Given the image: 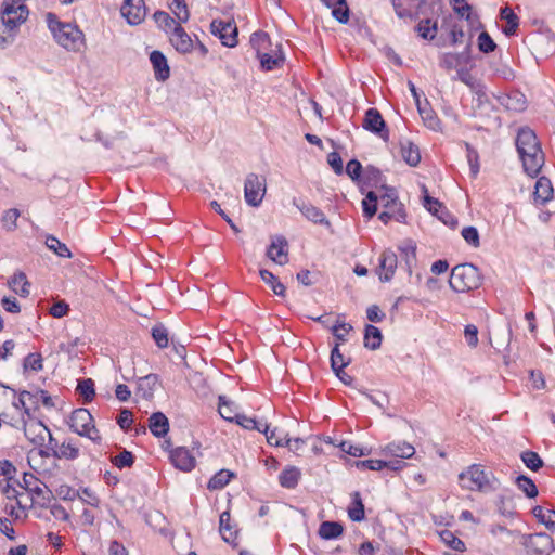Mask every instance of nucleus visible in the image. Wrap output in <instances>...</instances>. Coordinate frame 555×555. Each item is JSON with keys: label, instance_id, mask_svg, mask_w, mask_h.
I'll return each mask as SVG.
<instances>
[{"label": "nucleus", "instance_id": "60", "mask_svg": "<svg viewBox=\"0 0 555 555\" xmlns=\"http://www.w3.org/2000/svg\"><path fill=\"white\" fill-rule=\"evenodd\" d=\"M478 47L481 52L490 53L494 51L496 44L488 33L482 31L478 37Z\"/></svg>", "mask_w": 555, "mask_h": 555}, {"label": "nucleus", "instance_id": "33", "mask_svg": "<svg viewBox=\"0 0 555 555\" xmlns=\"http://www.w3.org/2000/svg\"><path fill=\"white\" fill-rule=\"evenodd\" d=\"M262 281L264 283H267L268 285H270L271 289L273 291V293L276 295V296H285V286L284 284H282L278 278L270 271L266 270V269H262L260 270L259 272Z\"/></svg>", "mask_w": 555, "mask_h": 555}, {"label": "nucleus", "instance_id": "50", "mask_svg": "<svg viewBox=\"0 0 555 555\" xmlns=\"http://www.w3.org/2000/svg\"><path fill=\"white\" fill-rule=\"evenodd\" d=\"M466 157L469 164L470 172L473 177H476L479 172V156L477 151L469 144L465 143Z\"/></svg>", "mask_w": 555, "mask_h": 555}, {"label": "nucleus", "instance_id": "54", "mask_svg": "<svg viewBox=\"0 0 555 555\" xmlns=\"http://www.w3.org/2000/svg\"><path fill=\"white\" fill-rule=\"evenodd\" d=\"M378 196V201L385 208H393L397 207V193L393 189L384 188V191Z\"/></svg>", "mask_w": 555, "mask_h": 555}, {"label": "nucleus", "instance_id": "64", "mask_svg": "<svg viewBox=\"0 0 555 555\" xmlns=\"http://www.w3.org/2000/svg\"><path fill=\"white\" fill-rule=\"evenodd\" d=\"M464 337L469 347L475 348L478 345V330L475 325L468 324L464 330Z\"/></svg>", "mask_w": 555, "mask_h": 555}, {"label": "nucleus", "instance_id": "36", "mask_svg": "<svg viewBox=\"0 0 555 555\" xmlns=\"http://www.w3.org/2000/svg\"><path fill=\"white\" fill-rule=\"evenodd\" d=\"M153 17L157 26L166 33L172 31L175 29V25L180 24V22L177 23L175 18L164 11H156Z\"/></svg>", "mask_w": 555, "mask_h": 555}, {"label": "nucleus", "instance_id": "45", "mask_svg": "<svg viewBox=\"0 0 555 555\" xmlns=\"http://www.w3.org/2000/svg\"><path fill=\"white\" fill-rule=\"evenodd\" d=\"M440 537H441V540L447 545H449L452 550L457 551V552H464L465 551V548H466L465 547V543L461 539L455 537L453 534V532H451L449 530H443L440 533Z\"/></svg>", "mask_w": 555, "mask_h": 555}, {"label": "nucleus", "instance_id": "22", "mask_svg": "<svg viewBox=\"0 0 555 555\" xmlns=\"http://www.w3.org/2000/svg\"><path fill=\"white\" fill-rule=\"evenodd\" d=\"M50 446L53 455L57 459L75 460L79 456V449L69 441L59 444L54 439V442Z\"/></svg>", "mask_w": 555, "mask_h": 555}, {"label": "nucleus", "instance_id": "57", "mask_svg": "<svg viewBox=\"0 0 555 555\" xmlns=\"http://www.w3.org/2000/svg\"><path fill=\"white\" fill-rule=\"evenodd\" d=\"M340 450L349 455H352V456H356V457H360V456H364V455H367L370 453L369 450L362 448V447H359V446H354L352 444L351 442L349 441H343L340 444Z\"/></svg>", "mask_w": 555, "mask_h": 555}, {"label": "nucleus", "instance_id": "38", "mask_svg": "<svg viewBox=\"0 0 555 555\" xmlns=\"http://www.w3.org/2000/svg\"><path fill=\"white\" fill-rule=\"evenodd\" d=\"M261 431L264 433V435L267 437V441L271 446L282 447V446H284L283 440L287 439V434H284L283 431L279 430L278 428H273L270 430L268 424H263Z\"/></svg>", "mask_w": 555, "mask_h": 555}, {"label": "nucleus", "instance_id": "18", "mask_svg": "<svg viewBox=\"0 0 555 555\" xmlns=\"http://www.w3.org/2000/svg\"><path fill=\"white\" fill-rule=\"evenodd\" d=\"M150 61L155 72V78L158 81L167 80L170 75V69L165 55L159 51H153L150 55Z\"/></svg>", "mask_w": 555, "mask_h": 555}, {"label": "nucleus", "instance_id": "56", "mask_svg": "<svg viewBox=\"0 0 555 555\" xmlns=\"http://www.w3.org/2000/svg\"><path fill=\"white\" fill-rule=\"evenodd\" d=\"M24 370L27 371V370H31V371H35V372H38L40 370H42V357L40 353H29L25 359H24Z\"/></svg>", "mask_w": 555, "mask_h": 555}, {"label": "nucleus", "instance_id": "31", "mask_svg": "<svg viewBox=\"0 0 555 555\" xmlns=\"http://www.w3.org/2000/svg\"><path fill=\"white\" fill-rule=\"evenodd\" d=\"M401 155L406 164L414 167L421 160L418 147L410 141L401 142Z\"/></svg>", "mask_w": 555, "mask_h": 555}, {"label": "nucleus", "instance_id": "49", "mask_svg": "<svg viewBox=\"0 0 555 555\" xmlns=\"http://www.w3.org/2000/svg\"><path fill=\"white\" fill-rule=\"evenodd\" d=\"M170 9L180 23L188 22L190 13L188 11L186 4L184 3V0H171Z\"/></svg>", "mask_w": 555, "mask_h": 555}, {"label": "nucleus", "instance_id": "35", "mask_svg": "<svg viewBox=\"0 0 555 555\" xmlns=\"http://www.w3.org/2000/svg\"><path fill=\"white\" fill-rule=\"evenodd\" d=\"M437 22H433L429 18L421 21L416 26L418 35L427 40H433L437 35Z\"/></svg>", "mask_w": 555, "mask_h": 555}, {"label": "nucleus", "instance_id": "20", "mask_svg": "<svg viewBox=\"0 0 555 555\" xmlns=\"http://www.w3.org/2000/svg\"><path fill=\"white\" fill-rule=\"evenodd\" d=\"M149 428L155 437H164L169 430V421L164 413L155 412L149 418Z\"/></svg>", "mask_w": 555, "mask_h": 555}, {"label": "nucleus", "instance_id": "1", "mask_svg": "<svg viewBox=\"0 0 555 555\" xmlns=\"http://www.w3.org/2000/svg\"><path fill=\"white\" fill-rule=\"evenodd\" d=\"M516 146L525 171L531 177L538 176L544 164V154L534 131L530 128L519 129Z\"/></svg>", "mask_w": 555, "mask_h": 555}, {"label": "nucleus", "instance_id": "61", "mask_svg": "<svg viewBox=\"0 0 555 555\" xmlns=\"http://www.w3.org/2000/svg\"><path fill=\"white\" fill-rule=\"evenodd\" d=\"M219 414L227 421H235L234 411L232 410L231 402L227 401L224 397H219Z\"/></svg>", "mask_w": 555, "mask_h": 555}, {"label": "nucleus", "instance_id": "27", "mask_svg": "<svg viewBox=\"0 0 555 555\" xmlns=\"http://www.w3.org/2000/svg\"><path fill=\"white\" fill-rule=\"evenodd\" d=\"M383 339L382 332L374 325H366L364 331V347L376 350L380 347Z\"/></svg>", "mask_w": 555, "mask_h": 555}, {"label": "nucleus", "instance_id": "21", "mask_svg": "<svg viewBox=\"0 0 555 555\" xmlns=\"http://www.w3.org/2000/svg\"><path fill=\"white\" fill-rule=\"evenodd\" d=\"M297 208L301 214L311 222L317 224H323L326 228L331 227V222L326 219L325 215L321 209L311 204L297 205Z\"/></svg>", "mask_w": 555, "mask_h": 555}, {"label": "nucleus", "instance_id": "47", "mask_svg": "<svg viewBox=\"0 0 555 555\" xmlns=\"http://www.w3.org/2000/svg\"><path fill=\"white\" fill-rule=\"evenodd\" d=\"M521 460L525 463V465L533 470L537 472L539 468L542 467L543 461L539 456L537 452L533 451H525L521 453Z\"/></svg>", "mask_w": 555, "mask_h": 555}, {"label": "nucleus", "instance_id": "16", "mask_svg": "<svg viewBox=\"0 0 555 555\" xmlns=\"http://www.w3.org/2000/svg\"><path fill=\"white\" fill-rule=\"evenodd\" d=\"M380 454L386 457L411 459L415 454V448L405 441L390 442L380 450Z\"/></svg>", "mask_w": 555, "mask_h": 555}, {"label": "nucleus", "instance_id": "32", "mask_svg": "<svg viewBox=\"0 0 555 555\" xmlns=\"http://www.w3.org/2000/svg\"><path fill=\"white\" fill-rule=\"evenodd\" d=\"M249 43L256 51L257 56L267 52L268 47L271 44L269 35L264 31H256L250 36Z\"/></svg>", "mask_w": 555, "mask_h": 555}, {"label": "nucleus", "instance_id": "8", "mask_svg": "<svg viewBox=\"0 0 555 555\" xmlns=\"http://www.w3.org/2000/svg\"><path fill=\"white\" fill-rule=\"evenodd\" d=\"M210 31L219 37L223 46L233 48L237 44V27L234 22L214 20L210 24Z\"/></svg>", "mask_w": 555, "mask_h": 555}, {"label": "nucleus", "instance_id": "39", "mask_svg": "<svg viewBox=\"0 0 555 555\" xmlns=\"http://www.w3.org/2000/svg\"><path fill=\"white\" fill-rule=\"evenodd\" d=\"M517 487L530 499L538 495V489L533 480L527 476L520 475L515 480Z\"/></svg>", "mask_w": 555, "mask_h": 555}, {"label": "nucleus", "instance_id": "11", "mask_svg": "<svg viewBox=\"0 0 555 555\" xmlns=\"http://www.w3.org/2000/svg\"><path fill=\"white\" fill-rule=\"evenodd\" d=\"M363 128L378 134L384 140L388 139L386 124L376 108H370L366 111L363 119Z\"/></svg>", "mask_w": 555, "mask_h": 555}, {"label": "nucleus", "instance_id": "25", "mask_svg": "<svg viewBox=\"0 0 555 555\" xmlns=\"http://www.w3.org/2000/svg\"><path fill=\"white\" fill-rule=\"evenodd\" d=\"M300 470L295 466H287L279 476V481L283 488L294 489L299 481Z\"/></svg>", "mask_w": 555, "mask_h": 555}, {"label": "nucleus", "instance_id": "13", "mask_svg": "<svg viewBox=\"0 0 555 555\" xmlns=\"http://www.w3.org/2000/svg\"><path fill=\"white\" fill-rule=\"evenodd\" d=\"M267 256L275 263L283 266L288 261V244L285 237L274 236L268 247Z\"/></svg>", "mask_w": 555, "mask_h": 555}, {"label": "nucleus", "instance_id": "23", "mask_svg": "<svg viewBox=\"0 0 555 555\" xmlns=\"http://www.w3.org/2000/svg\"><path fill=\"white\" fill-rule=\"evenodd\" d=\"M469 61L467 53H444L440 59V66L450 70L455 68L456 70L463 65H466Z\"/></svg>", "mask_w": 555, "mask_h": 555}, {"label": "nucleus", "instance_id": "63", "mask_svg": "<svg viewBox=\"0 0 555 555\" xmlns=\"http://www.w3.org/2000/svg\"><path fill=\"white\" fill-rule=\"evenodd\" d=\"M462 236L463 238L472 246L478 247L479 242V234L475 227H466L462 230Z\"/></svg>", "mask_w": 555, "mask_h": 555}, {"label": "nucleus", "instance_id": "62", "mask_svg": "<svg viewBox=\"0 0 555 555\" xmlns=\"http://www.w3.org/2000/svg\"><path fill=\"white\" fill-rule=\"evenodd\" d=\"M352 330V326L346 322H337L331 327L333 335L340 341H346V335Z\"/></svg>", "mask_w": 555, "mask_h": 555}, {"label": "nucleus", "instance_id": "4", "mask_svg": "<svg viewBox=\"0 0 555 555\" xmlns=\"http://www.w3.org/2000/svg\"><path fill=\"white\" fill-rule=\"evenodd\" d=\"M449 284L454 292L464 293L478 288L481 278L477 267L472 263H462L452 269Z\"/></svg>", "mask_w": 555, "mask_h": 555}, {"label": "nucleus", "instance_id": "48", "mask_svg": "<svg viewBox=\"0 0 555 555\" xmlns=\"http://www.w3.org/2000/svg\"><path fill=\"white\" fill-rule=\"evenodd\" d=\"M377 201H378V196L373 191H370L366 194L365 198L363 199V202H362L363 212H364V215L367 218H372L376 214V210H377L376 203H377Z\"/></svg>", "mask_w": 555, "mask_h": 555}, {"label": "nucleus", "instance_id": "24", "mask_svg": "<svg viewBox=\"0 0 555 555\" xmlns=\"http://www.w3.org/2000/svg\"><path fill=\"white\" fill-rule=\"evenodd\" d=\"M257 57L259 59L260 66L263 70H272L280 67L284 62V57L280 50L264 52L259 54Z\"/></svg>", "mask_w": 555, "mask_h": 555}, {"label": "nucleus", "instance_id": "2", "mask_svg": "<svg viewBox=\"0 0 555 555\" xmlns=\"http://www.w3.org/2000/svg\"><path fill=\"white\" fill-rule=\"evenodd\" d=\"M46 21L56 42L68 51H80L85 46L82 31L74 24L59 21L55 14L48 13Z\"/></svg>", "mask_w": 555, "mask_h": 555}, {"label": "nucleus", "instance_id": "53", "mask_svg": "<svg viewBox=\"0 0 555 555\" xmlns=\"http://www.w3.org/2000/svg\"><path fill=\"white\" fill-rule=\"evenodd\" d=\"M350 361L345 360L344 356L341 354L339 350L338 344L332 349L331 352V366L333 371H339L340 369L346 367L349 365Z\"/></svg>", "mask_w": 555, "mask_h": 555}, {"label": "nucleus", "instance_id": "46", "mask_svg": "<svg viewBox=\"0 0 555 555\" xmlns=\"http://www.w3.org/2000/svg\"><path fill=\"white\" fill-rule=\"evenodd\" d=\"M417 109L426 127L431 130L439 129L440 121L431 109L422 107L421 104H418Z\"/></svg>", "mask_w": 555, "mask_h": 555}, {"label": "nucleus", "instance_id": "58", "mask_svg": "<svg viewBox=\"0 0 555 555\" xmlns=\"http://www.w3.org/2000/svg\"><path fill=\"white\" fill-rule=\"evenodd\" d=\"M424 192V206L426 207V209H428V211H430L435 216H438L439 211L444 212V208L442 207L441 203L438 199L429 196L425 188Z\"/></svg>", "mask_w": 555, "mask_h": 555}, {"label": "nucleus", "instance_id": "51", "mask_svg": "<svg viewBox=\"0 0 555 555\" xmlns=\"http://www.w3.org/2000/svg\"><path fill=\"white\" fill-rule=\"evenodd\" d=\"M152 336L159 348L168 346V331L163 324H156L152 328Z\"/></svg>", "mask_w": 555, "mask_h": 555}, {"label": "nucleus", "instance_id": "29", "mask_svg": "<svg viewBox=\"0 0 555 555\" xmlns=\"http://www.w3.org/2000/svg\"><path fill=\"white\" fill-rule=\"evenodd\" d=\"M344 528L336 521H323L319 527V535L325 540H332L343 534Z\"/></svg>", "mask_w": 555, "mask_h": 555}, {"label": "nucleus", "instance_id": "28", "mask_svg": "<svg viewBox=\"0 0 555 555\" xmlns=\"http://www.w3.org/2000/svg\"><path fill=\"white\" fill-rule=\"evenodd\" d=\"M500 16L502 20L506 21V25L503 27V33L506 36L514 35L519 25L518 16L508 7L501 9Z\"/></svg>", "mask_w": 555, "mask_h": 555}, {"label": "nucleus", "instance_id": "30", "mask_svg": "<svg viewBox=\"0 0 555 555\" xmlns=\"http://www.w3.org/2000/svg\"><path fill=\"white\" fill-rule=\"evenodd\" d=\"M9 286L13 292L21 296H27L29 294V282L27 281L24 272H16L9 281Z\"/></svg>", "mask_w": 555, "mask_h": 555}, {"label": "nucleus", "instance_id": "42", "mask_svg": "<svg viewBox=\"0 0 555 555\" xmlns=\"http://www.w3.org/2000/svg\"><path fill=\"white\" fill-rule=\"evenodd\" d=\"M77 391L83 397L85 403L91 402L95 395L93 380L90 378L79 380Z\"/></svg>", "mask_w": 555, "mask_h": 555}, {"label": "nucleus", "instance_id": "44", "mask_svg": "<svg viewBox=\"0 0 555 555\" xmlns=\"http://www.w3.org/2000/svg\"><path fill=\"white\" fill-rule=\"evenodd\" d=\"M533 515L548 528L555 527V511L544 509L542 506H535L532 509Z\"/></svg>", "mask_w": 555, "mask_h": 555}, {"label": "nucleus", "instance_id": "12", "mask_svg": "<svg viewBox=\"0 0 555 555\" xmlns=\"http://www.w3.org/2000/svg\"><path fill=\"white\" fill-rule=\"evenodd\" d=\"M24 434L26 438L37 447L44 443L47 436L49 437L50 444L54 442V438L52 437L50 430L41 422H34L25 425Z\"/></svg>", "mask_w": 555, "mask_h": 555}, {"label": "nucleus", "instance_id": "37", "mask_svg": "<svg viewBox=\"0 0 555 555\" xmlns=\"http://www.w3.org/2000/svg\"><path fill=\"white\" fill-rule=\"evenodd\" d=\"M234 474L227 469H221L208 482V488L211 490L221 489L227 486Z\"/></svg>", "mask_w": 555, "mask_h": 555}, {"label": "nucleus", "instance_id": "52", "mask_svg": "<svg viewBox=\"0 0 555 555\" xmlns=\"http://www.w3.org/2000/svg\"><path fill=\"white\" fill-rule=\"evenodd\" d=\"M332 14L339 23L346 24L349 21V8L346 0H338Z\"/></svg>", "mask_w": 555, "mask_h": 555}, {"label": "nucleus", "instance_id": "19", "mask_svg": "<svg viewBox=\"0 0 555 555\" xmlns=\"http://www.w3.org/2000/svg\"><path fill=\"white\" fill-rule=\"evenodd\" d=\"M553 196V186L551 181L545 178L541 177L535 182L534 192H533V199L534 203L538 205H543L546 202H548Z\"/></svg>", "mask_w": 555, "mask_h": 555}, {"label": "nucleus", "instance_id": "41", "mask_svg": "<svg viewBox=\"0 0 555 555\" xmlns=\"http://www.w3.org/2000/svg\"><path fill=\"white\" fill-rule=\"evenodd\" d=\"M20 215H21L20 210L16 208H11L3 212L2 218H1V223H2V227L5 229V231L12 232L16 229L17 219H18Z\"/></svg>", "mask_w": 555, "mask_h": 555}, {"label": "nucleus", "instance_id": "3", "mask_svg": "<svg viewBox=\"0 0 555 555\" xmlns=\"http://www.w3.org/2000/svg\"><path fill=\"white\" fill-rule=\"evenodd\" d=\"M460 485L469 491L490 492L499 488V480L491 470L473 464L459 475Z\"/></svg>", "mask_w": 555, "mask_h": 555}, {"label": "nucleus", "instance_id": "55", "mask_svg": "<svg viewBox=\"0 0 555 555\" xmlns=\"http://www.w3.org/2000/svg\"><path fill=\"white\" fill-rule=\"evenodd\" d=\"M113 464L118 468H125L132 466L134 459L131 452L124 450L118 455L112 459Z\"/></svg>", "mask_w": 555, "mask_h": 555}, {"label": "nucleus", "instance_id": "40", "mask_svg": "<svg viewBox=\"0 0 555 555\" xmlns=\"http://www.w3.org/2000/svg\"><path fill=\"white\" fill-rule=\"evenodd\" d=\"M46 245L49 249L53 250L60 257H72V253L68 249V247L64 243L60 242L55 236H48L46 240Z\"/></svg>", "mask_w": 555, "mask_h": 555}, {"label": "nucleus", "instance_id": "9", "mask_svg": "<svg viewBox=\"0 0 555 555\" xmlns=\"http://www.w3.org/2000/svg\"><path fill=\"white\" fill-rule=\"evenodd\" d=\"M120 13L129 25H139L146 16L145 2L144 0H124Z\"/></svg>", "mask_w": 555, "mask_h": 555}, {"label": "nucleus", "instance_id": "26", "mask_svg": "<svg viewBox=\"0 0 555 555\" xmlns=\"http://www.w3.org/2000/svg\"><path fill=\"white\" fill-rule=\"evenodd\" d=\"M230 519V513L227 511L223 512L219 518V530L223 541L233 544L236 539L237 531L233 530V528L231 527Z\"/></svg>", "mask_w": 555, "mask_h": 555}, {"label": "nucleus", "instance_id": "34", "mask_svg": "<svg viewBox=\"0 0 555 555\" xmlns=\"http://www.w3.org/2000/svg\"><path fill=\"white\" fill-rule=\"evenodd\" d=\"M348 515L353 521H361L365 517L364 505L359 492L352 494V506L348 508Z\"/></svg>", "mask_w": 555, "mask_h": 555}, {"label": "nucleus", "instance_id": "6", "mask_svg": "<svg viewBox=\"0 0 555 555\" xmlns=\"http://www.w3.org/2000/svg\"><path fill=\"white\" fill-rule=\"evenodd\" d=\"M28 16V9L24 0H5L2 5L1 18L3 26L9 30H14Z\"/></svg>", "mask_w": 555, "mask_h": 555}, {"label": "nucleus", "instance_id": "10", "mask_svg": "<svg viewBox=\"0 0 555 555\" xmlns=\"http://www.w3.org/2000/svg\"><path fill=\"white\" fill-rule=\"evenodd\" d=\"M398 267V257L391 249H386L379 257V263L377 267V274L382 282H389L396 272Z\"/></svg>", "mask_w": 555, "mask_h": 555}, {"label": "nucleus", "instance_id": "14", "mask_svg": "<svg viewBox=\"0 0 555 555\" xmlns=\"http://www.w3.org/2000/svg\"><path fill=\"white\" fill-rule=\"evenodd\" d=\"M170 461L173 466L182 472H191L196 464L191 451L184 447H178L170 452Z\"/></svg>", "mask_w": 555, "mask_h": 555}, {"label": "nucleus", "instance_id": "15", "mask_svg": "<svg viewBox=\"0 0 555 555\" xmlns=\"http://www.w3.org/2000/svg\"><path fill=\"white\" fill-rule=\"evenodd\" d=\"M553 548L552 538L546 533H538L531 537L527 553L528 555H550Z\"/></svg>", "mask_w": 555, "mask_h": 555}, {"label": "nucleus", "instance_id": "17", "mask_svg": "<svg viewBox=\"0 0 555 555\" xmlns=\"http://www.w3.org/2000/svg\"><path fill=\"white\" fill-rule=\"evenodd\" d=\"M170 41L176 50L182 53H188L193 48V41L182 28L181 23L179 25H175V29L170 36Z\"/></svg>", "mask_w": 555, "mask_h": 555}, {"label": "nucleus", "instance_id": "7", "mask_svg": "<svg viewBox=\"0 0 555 555\" xmlns=\"http://www.w3.org/2000/svg\"><path fill=\"white\" fill-rule=\"evenodd\" d=\"M266 179L256 173L247 175L244 184L245 201L249 206L257 207L261 204L266 190Z\"/></svg>", "mask_w": 555, "mask_h": 555}, {"label": "nucleus", "instance_id": "43", "mask_svg": "<svg viewBox=\"0 0 555 555\" xmlns=\"http://www.w3.org/2000/svg\"><path fill=\"white\" fill-rule=\"evenodd\" d=\"M400 250L404 255L405 264L411 274L412 267L416 262V245L412 241H409L400 246Z\"/></svg>", "mask_w": 555, "mask_h": 555}, {"label": "nucleus", "instance_id": "59", "mask_svg": "<svg viewBox=\"0 0 555 555\" xmlns=\"http://www.w3.org/2000/svg\"><path fill=\"white\" fill-rule=\"evenodd\" d=\"M235 422L246 429H256L258 431H261L263 426V424L257 422L255 418L241 414L235 415Z\"/></svg>", "mask_w": 555, "mask_h": 555}, {"label": "nucleus", "instance_id": "5", "mask_svg": "<svg viewBox=\"0 0 555 555\" xmlns=\"http://www.w3.org/2000/svg\"><path fill=\"white\" fill-rule=\"evenodd\" d=\"M69 427L73 431L82 437H88L93 442H100L101 436L93 424L91 413L83 408L75 410L69 417Z\"/></svg>", "mask_w": 555, "mask_h": 555}]
</instances>
